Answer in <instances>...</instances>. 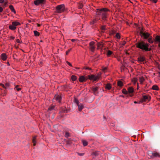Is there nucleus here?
I'll use <instances>...</instances> for the list:
<instances>
[{
  "label": "nucleus",
  "instance_id": "nucleus-58",
  "mask_svg": "<svg viewBox=\"0 0 160 160\" xmlns=\"http://www.w3.org/2000/svg\"><path fill=\"white\" fill-rule=\"evenodd\" d=\"M121 96L122 97H124V96L123 95Z\"/></svg>",
  "mask_w": 160,
  "mask_h": 160
},
{
  "label": "nucleus",
  "instance_id": "nucleus-33",
  "mask_svg": "<svg viewBox=\"0 0 160 160\" xmlns=\"http://www.w3.org/2000/svg\"><path fill=\"white\" fill-rule=\"evenodd\" d=\"M112 53V52L110 50H108L107 53V55L108 56L111 55Z\"/></svg>",
  "mask_w": 160,
  "mask_h": 160
},
{
  "label": "nucleus",
  "instance_id": "nucleus-27",
  "mask_svg": "<svg viewBox=\"0 0 160 160\" xmlns=\"http://www.w3.org/2000/svg\"><path fill=\"white\" fill-rule=\"evenodd\" d=\"M82 141L83 144V145L84 146H85L88 145V142L86 141L85 140H82Z\"/></svg>",
  "mask_w": 160,
  "mask_h": 160
},
{
  "label": "nucleus",
  "instance_id": "nucleus-16",
  "mask_svg": "<svg viewBox=\"0 0 160 160\" xmlns=\"http://www.w3.org/2000/svg\"><path fill=\"white\" fill-rule=\"evenodd\" d=\"M134 92V89L133 88L131 87H129L128 88V93H132Z\"/></svg>",
  "mask_w": 160,
  "mask_h": 160
},
{
  "label": "nucleus",
  "instance_id": "nucleus-14",
  "mask_svg": "<svg viewBox=\"0 0 160 160\" xmlns=\"http://www.w3.org/2000/svg\"><path fill=\"white\" fill-rule=\"evenodd\" d=\"M112 85L109 83L107 84L105 86V89L108 90H110L112 88Z\"/></svg>",
  "mask_w": 160,
  "mask_h": 160
},
{
  "label": "nucleus",
  "instance_id": "nucleus-39",
  "mask_svg": "<svg viewBox=\"0 0 160 160\" xmlns=\"http://www.w3.org/2000/svg\"><path fill=\"white\" fill-rule=\"evenodd\" d=\"M5 86L6 87V88H8V87H9L10 84L8 82H6L5 84Z\"/></svg>",
  "mask_w": 160,
  "mask_h": 160
},
{
  "label": "nucleus",
  "instance_id": "nucleus-1",
  "mask_svg": "<svg viewBox=\"0 0 160 160\" xmlns=\"http://www.w3.org/2000/svg\"><path fill=\"white\" fill-rule=\"evenodd\" d=\"M97 10V15L100 16L102 19L103 21H105L108 15L107 12L109 11V10L107 8H99Z\"/></svg>",
  "mask_w": 160,
  "mask_h": 160
},
{
  "label": "nucleus",
  "instance_id": "nucleus-35",
  "mask_svg": "<svg viewBox=\"0 0 160 160\" xmlns=\"http://www.w3.org/2000/svg\"><path fill=\"white\" fill-rule=\"evenodd\" d=\"M65 136L66 138H68L70 136V134L68 132H66L65 133Z\"/></svg>",
  "mask_w": 160,
  "mask_h": 160
},
{
  "label": "nucleus",
  "instance_id": "nucleus-38",
  "mask_svg": "<svg viewBox=\"0 0 160 160\" xmlns=\"http://www.w3.org/2000/svg\"><path fill=\"white\" fill-rule=\"evenodd\" d=\"M116 37L118 39H120V36L119 33H117L116 35Z\"/></svg>",
  "mask_w": 160,
  "mask_h": 160
},
{
  "label": "nucleus",
  "instance_id": "nucleus-32",
  "mask_svg": "<svg viewBox=\"0 0 160 160\" xmlns=\"http://www.w3.org/2000/svg\"><path fill=\"white\" fill-rule=\"evenodd\" d=\"M102 74V73L101 72H99L98 74H97V75H96L97 77L98 78V79H99L101 77V75Z\"/></svg>",
  "mask_w": 160,
  "mask_h": 160
},
{
  "label": "nucleus",
  "instance_id": "nucleus-47",
  "mask_svg": "<svg viewBox=\"0 0 160 160\" xmlns=\"http://www.w3.org/2000/svg\"><path fill=\"white\" fill-rule=\"evenodd\" d=\"M7 93V91L6 90H4V93H3V96L5 95H6V94Z\"/></svg>",
  "mask_w": 160,
  "mask_h": 160
},
{
  "label": "nucleus",
  "instance_id": "nucleus-7",
  "mask_svg": "<svg viewBox=\"0 0 160 160\" xmlns=\"http://www.w3.org/2000/svg\"><path fill=\"white\" fill-rule=\"evenodd\" d=\"M151 99L150 97L148 95H145L142 96V98L141 99L142 102H144L147 101H149Z\"/></svg>",
  "mask_w": 160,
  "mask_h": 160
},
{
  "label": "nucleus",
  "instance_id": "nucleus-5",
  "mask_svg": "<svg viewBox=\"0 0 160 160\" xmlns=\"http://www.w3.org/2000/svg\"><path fill=\"white\" fill-rule=\"evenodd\" d=\"M95 42L93 41L91 42L89 44V49L91 51L94 52L96 48Z\"/></svg>",
  "mask_w": 160,
  "mask_h": 160
},
{
  "label": "nucleus",
  "instance_id": "nucleus-26",
  "mask_svg": "<svg viewBox=\"0 0 160 160\" xmlns=\"http://www.w3.org/2000/svg\"><path fill=\"white\" fill-rule=\"evenodd\" d=\"M117 84L118 86L120 87H122L123 85V82L121 81H118Z\"/></svg>",
  "mask_w": 160,
  "mask_h": 160
},
{
  "label": "nucleus",
  "instance_id": "nucleus-46",
  "mask_svg": "<svg viewBox=\"0 0 160 160\" xmlns=\"http://www.w3.org/2000/svg\"><path fill=\"white\" fill-rule=\"evenodd\" d=\"M16 42L18 43H20V41L19 39H17L16 40Z\"/></svg>",
  "mask_w": 160,
  "mask_h": 160
},
{
  "label": "nucleus",
  "instance_id": "nucleus-54",
  "mask_svg": "<svg viewBox=\"0 0 160 160\" xmlns=\"http://www.w3.org/2000/svg\"><path fill=\"white\" fill-rule=\"evenodd\" d=\"M102 30H105V28L104 27H103V26L102 27Z\"/></svg>",
  "mask_w": 160,
  "mask_h": 160
},
{
  "label": "nucleus",
  "instance_id": "nucleus-18",
  "mask_svg": "<svg viewBox=\"0 0 160 160\" xmlns=\"http://www.w3.org/2000/svg\"><path fill=\"white\" fill-rule=\"evenodd\" d=\"M160 155H159V153L157 152H153L152 154V157H159Z\"/></svg>",
  "mask_w": 160,
  "mask_h": 160
},
{
  "label": "nucleus",
  "instance_id": "nucleus-49",
  "mask_svg": "<svg viewBox=\"0 0 160 160\" xmlns=\"http://www.w3.org/2000/svg\"><path fill=\"white\" fill-rule=\"evenodd\" d=\"M3 8L2 7H0V12H2L3 11Z\"/></svg>",
  "mask_w": 160,
  "mask_h": 160
},
{
  "label": "nucleus",
  "instance_id": "nucleus-31",
  "mask_svg": "<svg viewBox=\"0 0 160 160\" xmlns=\"http://www.w3.org/2000/svg\"><path fill=\"white\" fill-rule=\"evenodd\" d=\"M138 81V79L136 78H134L132 79V81L135 84Z\"/></svg>",
  "mask_w": 160,
  "mask_h": 160
},
{
  "label": "nucleus",
  "instance_id": "nucleus-29",
  "mask_svg": "<svg viewBox=\"0 0 160 160\" xmlns=\"http://www.w3.org/2000/svg\"><path fill=\"white\" fill-rule=\"evenodd\" d=\"M122 92L123 93L125 94H127L128 93V91L126 90L125 89H123L122 90Z\"/></svg>",
  "mask_w": 160,
  "mask_h": 160
},
{
  "label": "nucleus",
  "instance_id": "nucleus-57",
  "mask_svg": "<svg viewBox=\"0 0 160 160\" xmlns=\"http://www.w3.org/2000/svg\"><path fill=\"white\" fill-rule=\"evenodd\" d=\"M158 46L159 47H160V42H159V44H158Z\"/></svg>",
  "mask_w": 160,
  "mask_h": 160
},
{
  "label": "nucleus",
  "instance_id": "nucleus-4",
  "mask_svg": "<svg viewBox=\"0 0 160 160\" xmlns=\"http://www.w3.org/2000/svg\"><path fill=\"white\" fill-rule=\"evenodd\" d=\"M57 12L58 13H60L65 10V6L64 4L58 5L56 7Z\"/></svg>",
  "mask_w": 160,
  "mask_h": 160
},
{
  "label": "nucleus",
  "instance_id": "nucleus-6",
  "mask_svg": "<svg viewBox=\"0 0 160 160\" xmlns=\"http://www.w3.org/2000/svg\"><path fill=\"white\" fill-rule=\"evenodd\" d=\"M141 36L144 39H147L150 36V34L148 32H143L142 31L140 32Z\"/></svg>",
  "mask_w": 160,
  "mask_h": 160
},
{
  "label": "nucleus",
  "instance_id": "nucleus-24",
  "mask_svg": "<svg viewBox=\"0 0 160 160\" xmlns=\"http://www.w3.org/2000/svg\"><path fill=\"white\" fill-rule=\"evenodd\" d=\"M152 89L154 90H158L159 88L157 85H154L152 86Z\"/></svg>",
  "mask_w": 160,
  "mask_h": 160
},
{
  "label": "nucleus",
  "instance_id": "nucleus-25",
  "mask_svg": "<svg viewBox=\"0 0 160 160\" xmlns=\"http://www.w3.org/2000/svg\"><path fill=\"white\" fill-rule=\"evenodd\" d=\"M148 41L149 42L151 43H153V41L152 40V36H150L148 38Z\"/></svg>",
  "mask_w": 160,
  "mask_h": 160
},
{
  "label": "nucleus",
  "instance_id": "nucleus-36",
  "mask_svg": "<svg viewBox=\"0 0 160 160\" xmlns=\"http://www.w3.org/2000/svg\"><path fill=\"white\" fill-rule=\"evenodd\" d=\"M15 89H16L18 91H19L21 90V88H19L18 85L16 86Z\"/></svg>",
  "mask_w": 160,
  "mask_h": 160
},
{
  "label": "nucleus",
  "instance_id": "nucleus-44",
  "mask_svg": "<svg viewBox=\"0 0 160 160\" xmlns=\"http://www.w3.org/2000/svg\"><path fill=\"white\" fill-rule=\"evenodd\" d=\"M66 62L68 65H69V66H71V67L72 66V65L69 62L67 61Z\"/></svg>",
  "mask_w": 160,
  "mask_h": 160
},
{
  "label": "nucleus",
  "instance_id": "nucleus-59",
  "mask_svg": "<svg viewBox=\"0 0 160 160\" xmlns=\"http://www.w3.org/2000/svg\"><path fill=\"white\" fill-rule=\"evenodd\" d=\"M8 65H9V62H8Z\"/></svg>",
  "mask_w": 160,
  "mask_h": 160
},
{
  "label": "nucleus",
  "instance_id": "nucleus-8",
  "mask_svg": "<svg viewBox=\"0 0 160 160\" xmlns=\"http://www.w3.org/2000/svg\"><path fill=\"white\" fill-rule=\"evenodd\" d=\"M88 78L89 80H92L94 81H96L98 80V78L96 75L93 74L89 75L88 76Z\"/></svg>",
  "mask_w": 160,
  "mask_h": 160
},
{
  "label": "nucleus",
  "instance_id": "nucleus-12",
  "mask_svg": "<svg viewBox=\"0 0 160 160\" xmlns=\"http://www.w3.org/2000/svg\"><path fill=\"white\" fill-rule=\"evenodd\" d=\"M54 98L59 102H61V97L60 95H55Z\"/></svg>",
  "mask_w": 160,
  "mask_h": 160
},
{
  "label": "nucleus",
  "instance_id": "nucleus-19",
  "mask_svg": "<svg viewBox=\"0 0 160 160\" xmlns=\"http://www.w3.org/2000/svg\"><path fill=\"white\" fill-rule=\"evenodd\" d=\"M9 8L12 12H14L15 14L16 13V11L12 5H10L9 6Z\"/></svg>",
  "mask_w": 160,
  "mask_h": 160
},
{
  "label": "nucleus",
  "instance_id": "nucleus-56",
  "mask_svg": "<svg viewBox=\"0 0 160 160\" xmlns=\"http://www.w3.org/2000/svg\"><path fill=\"white\" fill-rule=\"evenodd\" d=\"M158 74H159V77H160V72H158Z\"/></svg>",
  "mask_w": 160,
  "mask_h": 160
},
{
  "label": "nucleus",
  "instance_id": "nucleus-11",
  "mask_svg": "<svg viewBox=\"0 0 160 160\" xmlns=\"http://www.w3.org/2000/svg\"><path fill=\"white\" fill-rule=\"evenodd\" d=\"M87 80V78L85 77L84 76H81L80 77L79 80L81 82H83L86 81Z\"/></svg>",
  "mask_w": 160,
  "mask_h": 160
},
{
  "label": "nucleus",
  "instance_id": "nucleus-52",
  "mask_svg": "<svg viewBox=\"0 0 160 160\" xmlns=\"http://www.w3.org/2000/svg\"><path fill=\"white\" fill-rule=\"evenodd\" d=\"M85 69H89L90 68L88 67L84 68Z\"/></svg>",
  "mask_w": 160,
  "mask_h": 160
},
{
  "label": "nucleus",
  "instance_id": "nucleus-15",
  "mask_svg": "<svg viewBox=\"0 0 160 160\" xmlns=\"http://www.w3.org/2000/svg\"><path fill=\"white\" fill-rule=\"evenodd\" d=\"M77 105L78 106V110L79 111H81L83 109L84 107L82 104H78Z\"/></svg>",
  "mask_w": 160,
  "mask_h": 160
},
{
  "label": "nucleus",
  "instance_id": "nucleus-13",
  "mask_svg": "<svg viewBox=\"0 0 160 160\" xmlns=\"http://www.w3.org/2000/svg\"><path fill=\"white\" fill-rule=\"evenodd\" d=\"M0 57L1 59L3 61L6 60L7 58V55L5 53H3L1 54Z\"/></svg>",
  "mask_w": 160,
  "mask_h": 160
},
{
  "label": "nucleus",
  "instance_id": "nucleus-30",
  "mask_svg": "<svg viewBox=\"0 0 160 160\" xmlns=\"http://www.w3.org/2000/svg\"><path fill=\"white\" fill-rule=\"evenodd\" d=\"M33 32H34V34L35 36H39V33L37 31H34Z\"/></svg>",
  "mask_w": 160,
  "mask_h": 160
},
{
  "label": "nucleus",
  "instance_id": "nucleus-42",
  "mask_svg": "<svg viewBox=\"0 0 160 160\" xmlns=\"http://www.w3.org/2000/svg\"><path fill=\"white\" fill-rule=\"evenodd\" d=\"M71 48L70 49L66 51V54L67 55H68V53L70 52L71 51Z\"/></svg>",
  "mask_w": 160,
  "mask_h": 160
},
{
  "label": "nucleus",
  "instance_id": "nucleus-20",
  "mask_svg": "<svg viewBox=\"0 0 160 160\" xmlns=\"http://www.w3.org/2000/svg\"><path fill=\"white\" fill-rule=\"evenodd\" d=\"M155 41L156 43L157 42H160V36H157L155 38Z\"/></svg>",
  "mask_w": 160,
  "mask_h": 160
},
{
  "label": "nucleus",
  "instance_id": "nucleus-55",
  "mask_svg": "<svg viewBox=\"0 0 160 160\" xmlns=\"http://www.w3.org/2000/svg\"><path fill=\"white\" fill-rule=\"evenodd\" d=\"M134 103H138V102H136V101H134Z\"/></svg>",
  "mask_w": 160,
  "mask_h": 160
},
{
  "label": "nucleus",
  "instance_id": "nucleus-3",
  "mask_svg": "<svg viewBox=\"0 0 160 160\" xmlns=\"http://www.w3.org/2000/svg\"><path fill=\"white\" fill-rule=\"evenodd\" d=\"M20 23L18 22L13 21L12 22V24L9 26V28L12 30H14L16 29L17 26L20 25Z\"/></svg>",
  "mask_w": 160,
  "mask_h": 160
},
{
  "label": "nucleus",
  "instance_id": "nucleus-28",
  "mask_svg": "<svg viewBox=\"0 0 160 160\" xmlns=\"http://www.w3.org/2000/svg\"><path fill=\"white\" fill-rule=\"evenodd\" d=\"M71 78L72 80L73 81H74L75 80H76L77 78L76 76L74 75H72V76Z\"/></svg>",
  "mask_w": 160,
  "mask_h": 160
},
{
  "label": "nucleus",
  "instance_id": "nucleus-17",
  "mask_svg": "<svg viewBox=\"0 0 160 160\" xmlns=\"http://www.w3.org/2000/svg\"><path fill=\"white\" fill-rule=\"evenodd\" d=\"M36 136H34L33 137V138L32 139V143H33V145L34 146H35L36 144Z\"/></svg>",
  "mask_w": 160,
  "mask_h": 160
},
{
  "label": "nucleus",
  "instance_id": "nucleus-43",
  "mask_svg": "<svg viewBox=\"0 0 160 160\" xmlns=\"http://www.w3.org/2000/svg\"><path fill=\"white\" fill-rule=\"evenodd\" d=\"M96 19H94L93 21L91 22L90 23L91 24H93L96 22Z\"/></svg>",
  "mask_w": 160,
  "mask_h": 160
},
{
  "label": "nucleus",
  "instance_id": "nucleus-50",
  "mask_svg": "<svg viewBox=\"0 0 160 160\" xmlns=\"http://www.w3.org/2000/svg\"><path fill=\"white\" fill-rule=\"evenodd\" d=\"M4 0H0V3H2L4 2Z\"/></svg>",
  "mask_w": 160,
  "mask_h": 160
},
{
  "label": "nucleus",
  "instance_id": "nucleus-40",
  "mask_svg": "<svg viewBox=\"0 0 160 160\" xmlns=\"http://www.w3.org/2000/svg\"><path fill=\"white\" fill-rule=\"evenodd\" d=\"M0 86L2 87L3 88L5 89H6V87L5 86V85L2 83H0Z\"/></svg>",
  "mask_w": 160,
  "mask_h": 160
},
{
  "label": "nucleus",
  "instance_id": "nucleus-23",
  "mask_svg": "<svg viewBox=\"0 0 160 160\" xmlns=\"http://www.w3.org/2000/svg\"><path fill=\"white\" fill-rule=\"evenodd\" d=\"M139 79L140 84H143V82L145 81V79L144 77H140L139 78Z\"/></svg>",
  "mask_w": 160,
  "mask_h": 160
},
{
  "label": "nucleus",
  "instance_id": "nucleus-9",
  "mask_svg": "<svg viewBox=\"0 0 160 160\" xmlns=\"http://www.w3.org/2000/svg\"><path fill=\"white\" fill-rule=\"evenodd\" d=\"M45 1V0H36L34 1V4L35 5L38 6L44 3Z\"/></svg>",
  "mask_w": 160,
  "mask_h": 160
},
{
  "label": "nucleus",
  "instance_id": "nucleus-22",
  "mask_svg": "<svg viewBox=\"0 0 160 160\" xmlns=\"http://www.w3.org/2000/svg\"><path fill=\"white\" fill-rule=\"evenodd\" d=\"M97 49H99L100 48L103 47L102 42H98L97 43Z\"/></svg>",
  "mask_w": 160,
  "mask_h": 160
},
{
  "label": "nucleus",
  "instance_id": "nucleus-41",
  "mask_svg": "<svg viewBox=\"0 0 160 160\" xmlns=\"http://www.w3.org/2000/svg\"><path fill=\"white\" fill-rule=\"evenodd\" d=\"M74 101L75 103H76L78 105V104H79V101H78V100L76 98H75L74 99Z\"/></svg>",
  "mask_w": 160,
  "mask_h": 160
},
{
  "label": "nucleus",
  "instance_id": "nucleus-2",
  "mask_svg": "<svg viewBox=\"0 0 160 160\" xmlns=\"http://www.w3.org/2000/svg\"><path fill=\"white\" fill-rule=\"evenodd\" d=\"M136 47L142 50L145 51H149L150 49L148 48V44L145 43L143 41H141L138 42L136 44Z\"/></svg>",
  "mask_w": 160,
  "mask_h": 160
},
{
  "label": "nucleus",
  "instance_id": "nucleus-37",
  "mask_svg": "<svg viewBox=\"0 0 160 160\" xmlns=\"http://www.w3.org/2000/svg\"><path fill=\"white\" fill-rule=\"evenodd\" d=\"M108 68L107 67L103 68L102 69V71L104 72H105L107 70Z\"/></svg>",
  "mask_w": 160,
  "mask_h": 160
},
{
  "label": "nucleus",
  "instance_id": "nucleus-51",
  "mask_svg": "<svg viewBox=\"0 0 160 160\" xmlns=\"http://www.w3.org/2000/svg\"><path fill=\"white\" fill-rule=\"evenodd\" d=\"M126 44V42H125V41H124L122 43V44L123 45H124L125 44Z\"/></svg>",
  "mask_w": 160,
  "mask_h": 160
},
{
  "label": "nucleus",
  "instance_id": "nucleus-53",
  "mask_svg": "<svg viewBox=\"0 0 160 160\" xmlns=\"http://www.w3.org/2000/svg\"><path fill=\"white\" fill-rule=\"evenodd\" d=\"M71 41L72 42H74V41H75L76 40L75 39H72L71 40Z\"/></svg>",
  "mask_w": 160,
  "mask_h": 160
},
{
  "label": "nucleus",
  "instance_id": "nucleus-21",
  "mask_svg": "<svg viewBox=\"0 0 160 160\" xmlns=\"http://www.w3.org/2000/svg\"><path fill=\"white\" fill-rule=\"evenodd\" d=\"M98 88L97 87L92 88V90L94 94L96 95V92L98 90Z\"/></svg>",
  "mask_w": 160,
  "mask_h": 160
},
{
  "label": "nucleus",
  "instance_id": "nucleus-45",
  "mask_svg": "<svg viewBox=\"0 0 160 160\" xmlns=\"http://www.w3.org/2000/svg\"><path fill=\"white\" fill-rule=\"evenodd\" d=\"M9 38H10V40H11V39L13 40L14 39L15 37H13V36H10L9 37Z\"/></svg>",
  "mask_w": 160,
  "mask_h": 160
},
{
  "label": "nucleus",
  "instance_id": "nucleus-10",
  "mask_svg": "<svg viewBox=\"0 0 160 160\" xmlns=\"http://www.w3.org/2000/svg\"><path fill=\"white\" fill-rule=\"evenodd\" d=\"M138 61L139 62H143L145 60V57L144 56H140L138 58Z\"/></svg>",
  "mask_w": 160,
  "mask_h": 160
},
{
  "label": "nucleus",
  "instance_id": "nucleus-48",
  "mask_svg": "<svg viewBox=\"0 0 160 160\" xmlns=\"http://www.w3.org/2000/svg\"><path fill=\"white\" fill-rule=\"evenodd\" d=\"M78 154L80 156H82L84 154L82 153H78Z\"/></svg>",
  "mask_w": 160,
  "mask_h": 160
},
{
  "label": "nucleus",
  "instance_id": "nucleus-34",
  "mask_svg": "<svg viewBox=\"0 0 160 160\" xmlns=\"http://www.w3.org/2000/svg\"><path fill=\"white\" fill-rule=\"evenodd\" d=\"M55 106H50L48 108V110L49 111H51L54 109V108Z\"/></svg>",
  "mask_w": 160,
  "mask_h": 160
},
{
  "label": "nucleus",
  "instance_id": "nucleus-60",
  "mask_svg": "<svg viewBox=\"0 0 160 160\" xmlns=\"http://www.w3.org/2000/svg\"><path fill=\"white\" fill-rule=\"evenodd\" d=\"M131 97H132V95H131L130 96Z\"/></svg>",
  "mask_w": 160,
  "mask_h": 160
}]
</instances>
